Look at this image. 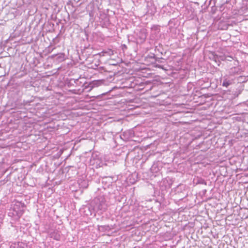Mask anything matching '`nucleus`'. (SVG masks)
Returning a JSON list of instances; mask_svg holds the SVG:
<instances>
[{
  "label": "nucleus",
  "mask_w": 248,
  "mask_h": 248,
  "mask_svg": "<svg viewBox=\"0 0 248 248\" xmlns=\"http://www.w3.org/2000/svg\"><path fill=\"white\" fill-rule=\"evenodd\" d=\"M241 73V69L238 66L232 67L229 69L228 73L230 76L239 75Z\"/></svg>",
  "instance_id": "f257e3e1"
},
{
  "label": "nucleus",
  "mask_w": 248,
  "mask_h": 248,
  "mask_svg": "<svg viewBox=\"0 0 248 248\" xmlns=\"http://www.w3.org/2000/svg\"><path fill=\"white\" fill-rule=\"evenodd\" d=\"M133 135L134 133L131 130L126 131L124 132L123 133V136L126 139L132 138L133 137Z\"/></svg>",
  "instance_id": "f03ea898"
},
{
  "label": "nucleus",
  "mask_w": 248,
  "mask_h": 248,
  "mask_svg": "<svg viewBox=\"0 0 248 248\" xmlns=\"http://www.w3.org/2000/svg\"><path fill=\"white\" fill-rule=\"evenodd\" d=\"M95 202H106L107 199L103 194H100L95 198Z\"/></svg>",
  "instance_id": "7ed1b4c3"
},
{
  "label": "nucleus",
  "mask_w": 248,
  "mask_h": 248,
  "mask_svg": "<svg viewBox=\"0 0 248 248\" xmlns=\"http://www.w3.org/2000/svg\"><path fill=\"white\" fill-rule=\"evenodd\" d=\"M196 181V184H202L206 185V181L201 177H197Z\"/></svg>",
  "instance_id": "20e7f679"
},
{
  "label": "nucleus",
  "mask_w": 248,
  "mask_h": 248,
  "mask_svg": "<svg viewBox=\"0 0 248 248\" xmlns=\"http://www.w3.org/2000/svg\"><path fill=\"white\" fill-rule=\"evenodd\" d=\"M232 84V81L229 80L225 79L223 80L222 83V86L224 87H228L230 85Z\"/></svg>",
  "instance_id": "39448f33"
},
{
  "label": "nucleus",
  "mask_w": 248,
  "mask_h": 248,
  "mask_svg": "<svg viewBox=\"0 0 248 248\" xmlns=\"http://www.w3.org/2000/svg\"><path fill=\"white\" fill-rule=\"evenodd\" d=\"M103 53H104V55H107L111 56L114 54V51L111 49H108L107 51H103Z\"/></svg>",
  "instance_id": "423d86ee"
},
{
  "label": "nucleus",
  "mask_w": 248,
  "mask_h": 248,
  "mask_svg": "<svg viewBox=\"0 0 248 248\" xmlns=\"http://www.w3.org/2000/svg\"><path fill=\"white\" fill-rule=\"evenodd\" d=\"M151 7H152V8H151V10H148L147 13L149 14L154 15L155 12V8L154 5H152Z\"/></svg>",
  "instance_id": "0eeeda50"
},
{
  "label": "nucleus",
  "mask_w": 248,
  "mask_h": 248,
  "mask_svg": "<svg viewBox=\"0 0 248 248\" xmlns=\"http://www.w3.org/2000/svg\"><path fill=\"white\" fill-rule=\"evenodd\" d=\"M206 193V190L204 189L201 192H200L199 193V195L200 196H201L202 197L203 196H204L205 194Z\"/></svg>",
  "instance_id": "6e6552de"
},
{
  "label": "nucleus",
  "mask_w": 248,
  "mask_h": 248,
  "mask_svg": "<svg viewBox=\"0 0 248 248\" xmlns=\"http://www.w3.org/2000/svg\"><path fill=\"white\" fill-rule=\"evenodd\" d=\"M82 183H83V185H81V186L84 188H86L88 186L86 181H83V182Z\"/></svg>",
  "instance_id": "1a4fd4ad"
},
{
  "label": "nucleus",
  "mask_w": 248,
  "mask_h": 248,
  "mask_svg": "<svg viewBox=\"0 0 248 248\" xmlns=\"http://www.w3.org/2000/svg\"><path fill=\"white\" fill-rule=\"evenodd\" d=\"M155 67H158L159 68H161V69H164L163 67V66L161 65H159V64H156L155 65Z\"/></svg>",
  "instance_id": "9d476101"
},
{
  "label": "nucleus",
  "mask_w": 248,
  "mask_h": 248,
  "mask_svg": "<svg viewBox=\"0 0 248 248\" xmlns=\"http://www.w3.org/2000/svg\"><path fill=\"white\" fill-rule=\"evenodd\" d=\"M78 80V79H76V80H74V82L76 83V81H77Z\"/></svg>",
  "instance_id": "9b49d317"
},
{
  "label": "nucleus",
  "mask_w": 248,
  "mask_h": 248,
  "mask_svg": "<svg viewBox=\"0 0 248 248\" xmlns=\"http://www.w3.org/2000/svg\"><path fill=\"white\" fill-rule=\"evenodd\" d=\"M146 38V36H145L143 38V39L144 40Z\"/></svg>",
  "instance_id": "f8f14e48"
},
{
  "label": "nucleus",
  "mask_w": 248,
  "mask_h": 248,
  "mask_svg": "<svg viewBox=\"0 0 248 248\" xmlns=\"http://www.w3.org/2000/svg\"><path fill=\"white\" fill-rule=\"evenodd\" d=\"M205 200H203V201H202V202H204Z\"/></svg>",
  "instance_id": "ddd939ff"
}]
</instances>
